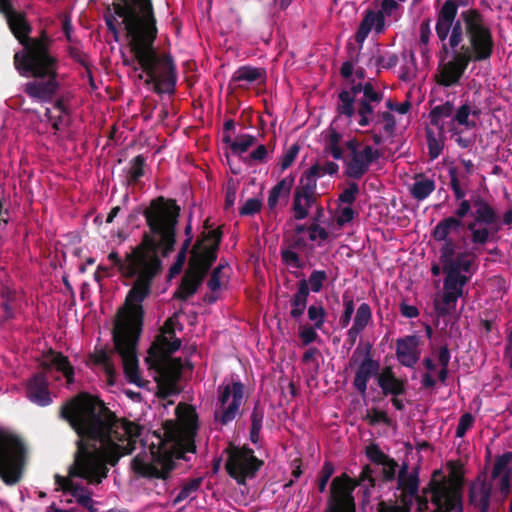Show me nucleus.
Listing matches in <instances>:
<instances>
[{"label": "nucleus", "instance_id": "f257e3e1", "mask_svg": "<svg viewBox=\"0 0 512 512\" xmlns=\"http://www.w3.org/2000/svg\"><path fill=\"white\" fill-rule=\"evenodd\" d=\"M181 208L173 198L158 196L143 210L148 232L140 243L122 259L112 251L108 259L123 277L135 278L123 305L118 309L112 328V341L122 356L126 372L135 376L136 347L143 331L145 311L143 302L150 296L154 279L163 271L162 257H168L176 245V232Z\"/></svg>", "mask_w": 512, "mask_h": 512}, {"label": "nucleus", "instance_id": "f03ea898", "mask_svg": "<svg viewBox=\"0 0 512 512\" xmlns=\"http://www.w3.org/2000/svg\"><path fill=\"white\" fill-rule=\"evenodd\" d=\"M60 417L66 420L78 435L76 451L68 475L55 474L59 489L76 499L92 492L74 478L90 485H98L107 478L109 466H116L125 455L136 450L143 426L126 418H119L98 397L81 393L65 403Z\"/></svg>", "mask_w": 512, "mask_h": 512}, {"label": "nucleus", "instance_id": "7ed1b4c3", "mask_svg": "<svg viewBox=\"0 0 512 512\" xmlns=\"http://www.w3.org/2000/svg\"><path fill=\"white\" fill-rule=\"evenodd\" d=\"M471 0H446L436 14L435 32L442 43L441 52L450 53L447 62L439 63L436 82L443 87L458 85L471 62H485L494 52L491 28L481 12L469 8L460 13L459 7Z\"/></svg>", "mask_w": 512, "mask_h": 512}, {"label": "nucleus", "instance_id": "20e7f679", "mask_svg": "<svg viewBox=\"0 0 512 512\" xmlns=\"http://www.w3.org/2000/svg\"><path fill=\"white\" fill-rule=\"evenodd\" d=\"M4 18L23 47L13 56L14 67L21 76L32 78L23 84V92L34 101L52 102L61 87L58 80L60 61L52 50L53 39L45 29L38 36L30 37L32 26L24 11L15 10Z\"/></svg>", "mask_w": 512, "mask_h": 512}, {"label": "nucleus", "instance_id": "39448f33", "mask_svg": "<svg viewBox=\"0 0 512 512\" xmlns=\"http://www.w3.org/2000/svg\"><path fill=\"white\" fill-rule=\"evenodd\" d=\"M177 423H171L166 427L167 437L175 443V451L171 452L153 445L150 448L149 460L141 454H137L131 460L132 471L140 478L147 480L167 481L172 471L176 468L174 457L186 459L185 453L196 451L195 437L198 429V415L193 406L179 403L175 408Z\"/></svg>", "mask_w": 512, "mask_h": 512}, {"label": "nucleus", "instance_id": "423d86ee", "mask_svg": "<svg viewBox=\"0 0 512 512\" xmlns=\"http://www.w3.org/2000/svg\"><path fill=\"white\" fill-rule=\"evenodd\" d=\"M30 450L23 437L0 425V480L12 487L19 484L29 463Z\"/></svg>", "mask_w": 512, "mask_h": 512}, {"label": "nucleus", "instance_id": "0eeeda50", "mask_svg": "<svg viewBox=\"0 0 512 512\" xmlns=\"http://www.w3.org/2000/svg\"><path fill=\"white\" fill-rule=\"evenodd\" d=\"M41 371L33 374L26 384V397L34 404L45 407L52 403L49 390L48 373L55 368L61 372L68 383L74 380V368L67 356L50 348L39 358Z\"/></svg>", "mask_w": 512, "mask_h": 512}, {"label": "nucleus", "instance_id": "6e6552de", "mask_svg": "<svg viewBox=\"0 0 512 512\" xmlns=\"http://www.w3.org/2000/svg\"><path fill=\"white\" fill-rule=\"evenodd\" d=\"M374 470L366 464L356 479L342 473L333 478L330 484V494L324 512H356V503L353 492L356 487H363V497L369 500L372 489L376 487L373 477Z\"/></svg>", "mask_w": 512, "mask_h": 512}, {"label": "nucleus", "instance_id": "1a4fd4ad", "mask_svg": "<svg viewBox=\"0 0 512 512\" xmlns=\"http://www.w3.org/2000/svg\"><path fill=\"white\" fill-rule=\"evenodd\" d=\"M129 39H157L158 27L152 0H113Z\"/></svg>", "mask_w": 512, "mask_h": 512}, {"label": "nucleus", "instance_id": "9d476101", "mask_svg": "<svg viewBox=\"0 0 512 512\" xmlns=\"http://www.w3.org/2000/svg\"><path fill=\"white\" fill-rule=\"evenodd\" d=\"M465 230L470 232L472 248L479 252V247L492 241L501 230V219L496 208L486 199L475 203L472 219L466 221Z\"/></svg>", "mask_w": 512, "mask_h": 512}, {"label": "nucleus", "instance_id": "9b49d317", "mask_svg": "<svg viewBox=\"0 0 512 512\" xmlns=\"http://www.w3.org/2000/svg\"><path fill=\"white\" fill-rule=\"evenodd\" d=\"M224 453L227 455L226 472L239 485H246L248 479L255 478L264 465V461L257 458L254 450L246 445L240 447L230 442Z\"/></svg>", "mask_w": 512, "mask_h": 512}, {"label": "nucleus", "instance_id": "f8f14e48", "mask_svg": "<svg viewBox=\"0 0 512 512\" xmlns=\"http://www.w3.org/2000/svg\"><path fill=\"white\" fill-rule=\"evenodd\" d=\"M448 466L451 469L453 481L431 483V501L437 507L432 512H463L462 474L456 469L454 463L450 462Z\"/></svg>", "mask_w": 512, "mask_h": 512}, {"label": "nucleus", "instance_id": "ddd939ff", "mask_svg": "<svg viewBox=\"0 0 512 512\" xmlns=\"http://www.w3.org/2000/svg\"><path fill=\"white\" fill-rule=\"evenodd\" d=\"M373 346L370 342H360L353 351L349 366H357L353 380V386L362 396L366 395L367 385L371 378L378 379L381 374V365L378 360L373 359Z\"/></svg>", "mask_w": 512, "mask_h": 512}, {"label": "nucleus", "instance_id": "4468645a", "mask_svg": "<svg viewBox=\"0 0 512 512\" xmlns=\"http://www.w3.org/2000/svg\"><path fill=\"white\" fill-rule=\"evenodd\" d=\"M218 391L220 408L215 412V419L222 425H227L237 416L244 396V385L236 381L231 386L229 384L219 386Z\"/></svg>", "mask_w": 512, "mask_h": 512}, {"label": "nucleus", "instance_id": "2eb2a0df", "mask_svg": "<svg viewBox=\"0 0 512 512\" xmlns=\"http://www.w3.org/2000/svg\"><path fill=\"white\" fill-rule=\"evenodd\" d=\"M316 187L317 179L304 172L293 197V211L296 220H303L308 216V208L316 202Z\"/></svg>", "mask_w": 512, "mask_h": 512}, {"label": "nucleus", "instance_id": "dca6fc26", "mask_svg": "<svg viewBox=\"0 0 512 512\" xmlns=\"http://www.w3.org/2000/svg\"><path fill=\"white\" fill-rule=\"evenodd\" d=\"M381 157L379 150L370 145H365L361 151L349 155L344 160V174L351 179H361L370 168V165Z\"/></svg>", "mask_w": 512, "mask_h": 512}, {"label": "nucleus", "instance_id": "f3484780", "mask_svg": "<svg viewBox=\"0 0 512 512\" xmlns=\"http://www.w3.org/2000/svg\"><path fill=\"white\" fill-rule=\"evenodd\" d=\"M450 187L453 191L454 198L458 202L456 209L452 215L458 217L459 220L464 221L469 215L472 217V212L475 210V203L479 199H484L480 195L472 196L471 199H466V190L462 187L459 179L457 168H449Z\"/></svg>", "mask_w": 512, "mask_h": 512}, {"label": "nucleus", "instance_id": "a211bd4d", "mask_svg": "<svg viewBox=\"0 0 512 512\" xmlns=\"http://www.w3.org/2000/svg\"><path fill=\"white\" fill-rule=\"evenodd\" d=\"M217 253L218 251L215 250V247H207V245L202 244V241H196L191 251L189 268L187 270L204 280L217 259Z\"/></svg>", "mask_w": 512, "mask_h": 512}, {"label": "nucleus", "instance_id": "6ab92c4d", "mask_svg": "<svg viewBox=\"0 0 512 512\" xmlns=\"http://www.w3.org/2000/svg\"><path fill=\"white\" fill-rule=\"evenodd\" d=\"M113 345L115 346L114 343H113ZM138 345H139V343L137 344V347H136V359H138V354H137V352H138ZM114 352L117 353L120 357H122L116 351L115 347L111 351H107L106 349H96L94 351V353L90 355V360L93 362V364L100 365V366L103 367V369L105 371V374L107 375L108 380H109V382L111 384L113 383L112 379L115 377V373H116L115 366H114V363H113V360H112V354ZM121 360H122L123 370H124V374L126 376L127 381L130 382V383L139 385V381H140L139 360H137V370L135 372V376H133V375L130 376V375L127 374L123 358H121Z\"/></svg>", "mask_w": 512, "mask_h": 512}, {"label": "nucleus", "instance_id": "aec40b11", "mask_svg": "<svg viewBox=\"0 0 512 512\" xmlns=\"http://www.w3.org/2000/svg\"><path fill=\"white\" fill-rule=\"evenodd\" d=\"M481 115V109L472 104L470 101H464L459 107H454V115L452 120H449L447 123V129L453 135H458L460 131L457 129L456 125L463 126L466 129H474L477 126L475 119H470V116L473 118H479Z\"/></svg>", "mask_w": 512, "mask_h": 512}, {"label": "nucleus", "instance_id": "412c9836", "mask_svg": "<svg viewBox=\"0 0 512 512\" xmlns=\"http://www.w3.org/2000/svg\"><path fill=\"white\" fill-rule=\"evenodd\" d=\"M419 338L416 335H407L396 341V356L401 365L405 367H414L420 356L418 350Z\"/></svg>", "mask_w": 512, "mask_h": 512}, {"label": "nucleus", "instance_id": "4be33fe9", "mask_svg": "<svg viewBox=\"0 0 512 512\" xmlns=\"http://www.w3.org/2000/svg\"><path fill=\"white\" fill-rule=\"evenodd\" d=\"M384 396H403L407 391V380L396 376L391 366H385L377 379Z\"/></svg>", "mask_w": 512, "mask_h": 512}, {"label": "nucleus", "instance_id": "5701e85b", "mask_svg": "<svg viewBox=\"0 0 512 512\" xmlns=\"http://www.w3.org/2000/svg\"><path fill=\"white\" fill-rule=\"evenodd\" d=\"M266 70L251 65L240 66L231 76L229 86L235 85L241 89H247L253 83H264Z\"/></svg>", "mask_w": 512, "mask_h": 512}, {"label": "nucleus", "instance_id": "b1692460", "mask_svg": "<svg viewBox=\"0 0 512 512\" xmlns=\"http://www.w3.org/2000/svg\"><path fill=\"white\" fill-rule=\"evenodd\" d=\"M363 90V83H355L352 80V85L349 89H343L338 94V104L336 111L339 115H343L349 119L355 116L357 102V95Z\"/></svg>", "mask_w": 512, "mask_h": 512}, {"label": "nucleus", "instance_id": "393cba45", "mask_svg": "<svg viewBox=\"0 0 512 512\" xmlns=\"http://www.w3.org/2000/svg\"><path fill=\"white\" fill-rule=\"evenodd\" d=\"M180 347L181 340L179 338L174 336L169 340L168 336L157 335L148 350L149 357L146 360L148 361L150 358H153L155 361H158L164 356L178 351Z\"/></svg>", "mask_w": 512, "mask_h": 512}, {"label": "nucleus", "instance_id": "a878e982", "mask_svg": "<svg viewBox=\"0 0 512 512\" xmlns=\"http://www.w3.org/2000/svg\"><path fill=\"white\" fill-rule=\"evenodd\" d=\"M465 221H461L458 217L454 215H450L441 219L436 226L433 228L431 232L432 238L437 242H442V240L452 239L450 234L457 233L460 230H465Z\"/></svg>", "mask_w": 512, "mask_h": 512}, {"label": "nucleus", "instance_id": "bb28decb", "mask_svg": "<svg viewBox=\"0 0 512 512\" xmlns=\"http://www.w3.org/2000/svg\"><path fill=\"white\" fill-rule=\"evenodd\" d=\"M454 115V103L452 101H446L442 104L434 106L429 112L430 125L434 126L439 130V134L442 135L447 128V123L452 120Z\"/></svg>", "mask_w": 512, "mask_h": 512}, {"label": "nucleus", "instance_id": "cd10ccee", "mask_svg": "<svg viewBox=\"0 0 512 512\" xmlns=\"http://www.w3.org/2000/svg\"><path fill=\"white\" fill-rule=\"evenodd\" d=\"M182 371L181 359H172L163 364L161 376L166 386L165 396L177 393V383L180 380Z\"/></svg>", "mask_w": 512, "mask_h": 512}, {"label": "nucleus", "instance_id": "c85d7f7f", "mask_svg": "<svg viewBox=\"0 0 512 512\" xmlns=\"http://www.w3.org/2000/svg\"><path fill=\"white\" fill-rule=\"evenodd\" d=\"M442 270L445 274L443 289L453 292L459 296H463L464 288L470 281V277L463 273H458L453 268H443Z\"/></svg>", "mask_w": 512, "mask_h": 512}, {"label": "nucleus", "instance_id": "c756f323", "mask_svg": "<svg viewBox=\"0 0 512 512\" xmlns=\"http://www.w3.org/2000/svg\"><path fill=\"white\" fill-rule=\"evenodd\" d=\"M295 177L294 175L290 174L280 180L275 186L272 187V189L269 192L267 204L270 210H273L276 208L279 200L281 198L288 199L291 193V189L294 185Z\"/></svg>", "mask_w": 512, "mask_h": 512}, {"label": "nucleus", "instance_id": "7c9ffc66", "mask_svg": "<svg viewBox=\"0 0 512 512\" xmlns=\"http://www.w3.org/2000/svg\"><path fill=\"white\" fill-rule=\"evenodd\" d=\"M297 285V291L290 299V316L293 319H299L303 315L309 297V288L307 287L306 279H301Z\"/></svg>", "mask_w": 512, "mask_h": 512}, {"label": "nucleus", "instance_id": "2f4dec72", "mask_svg": "<svg viewBox=\"0 0 512 512\" xmlns=\"http://www.w3.org/2000/svg\"><path fill=\"white\" fill-rule=\"evenodd\" d=\"M202 282L203 279H200L197 277V275L187 270L181 280L179 287L174 292V298L181 301L188 300L197 292Z\"/></svg>", "mask_w": 512, "mask_h": 512}, {"label": "nucleus", "instance_id": "473e14b6", "mask_svg": "<svg viewBox=\"0 0 512 512\" xmlns=\"http://www.w3.org/2000/svg\"><path fill=\"white\" fill-rule=\"evenodd\" d=\"M398 55L391 52H383L380 45L377 44L367 62L368 67H376L379 75L381 69H391L398 64Z\"/></svg>", "mask_w": 512, "mask_h": 512}, {"label": "nucleus", "instance_id": "72a5a7b5", "mask_svg": "<svg viewBox=\"0 0 512 512\" xmlns=\"http://www.w3.org/2000/svg\"><path fill=\"white\" fill-rule=\"evenodd\" d=\"M491 497V487L485 482L472 486L469 490V502L479 508V512H488Z\"/></svg>", "mask_w": 512, "mask_h": 512}, {"label": "nucleus", "instance_id": "f704fd0d", "mask_svg": "<svg viewBox=\"0 0 512 512\" xmlns=\"http://www.w3.org/2000/svg\"><path fill=\"white\" fill-rule=\"evenodd\" d=\"M477 252L473 248L458 253L456 256V259L452 262V266H449L448 268H453L458 273H470L474 274L476 271V268H473V266H476V259H477Z\"/></svg>", "mask_w": 512, "mask_h": 512}, {"label": "nucleus", "instance_id": "c9c22d12", "mask_svg": "<svg viewBox=\"0 0 512 512\" xmlns=\"http://www.w3.org/2000/svg\"><path fill=\"white\" fill-rule=\"evenodd\" d=\"M397 489L402 491V502L408 503L406 496L410 498L418 496L419 492V476L418 468H414L408 476L397 479Z\"/></svg>", "mask_w": 512, "mask_h": 512}, {"label": "nucleus", "instance_id": "e433bc0d", "mask_svg": "<svg viewBox=\"0 0 512 512\" xmlns=\"http://www.w3.org/2000/svg\"><path fill=\"white\" fill-rule=\"evenodd\" d=\"M146 157L139 154L129 161L126 171V184L128 186L137 185L140 179L145 175Z\"/></svg>", "mask_w": 512, "mask_h": 512}, {"label": "nucleus", "instance_id": "4c0bfd02", "mask_svg": "<svg viewBox=\"0 0 512 512\" xmlns=\"http://www.w3.org/2000/svg\"><path fill=\"white\" fill-rule=\"evenodd\" d=\"M435 190V181L425 178L419 174L415 178V182L410 188V193L414 199L422 201L426 199Z\"/></svg>", "mask_w": 512, "mask_h": 512}, {"label": "nucleus", "instance_id": "58836bf2", "mask_svg": "<svg viewBox=\"0 0 512 512\" xmlns=\"http://www.w3.org/2000/svg\"><path fill=\"white\" fill-rule=\"evenodd\" d=\"M204 478L202 476L191 478L188 481L184 482L181 490L177 494V496L173 500V505L176 506L182 501L190 498L194 499L196 497L197 491L200 489Z\"/></svg>", "mask_w": 512, "mask_h": 512}, {"label": "nucleus", "instance_id": "ea45409f", "mask_svg": "<svg viewBox=\"0 0 512 512\" xmlns=\"http://www.w3.org/2000/svg\"><path fill=\"white\" fill-rule=\"evenodd\" d=\"M460 297L453 292L444 290L442 299L440 301L436 300L434 303L437 316L445 317L450 315L455 310L457 300Z\"/></svg>", "mask_w": 512, "mask_h": 512}, {"label": "nucleus", "instance_id": "a19ab883", "mask_svg": "<svg viewBox=\"0 0 512 512\" xmlns=\"http://www.w3.org/2000/svg\"><path fill=\"white\" fill-rule=\"evenodd\" d=\"M356 103L357 108L355 115L358 116V125L366 127L374 122L375 107L377 105L359 99Z\"/></svg>", "mask_w": 512, "mask_h": 512}, {"label": "nucleus", "instance_id": "79ce46f5", "mask_svg": "<svg viewBox=\"0 0 512 512\" xmlns=\"http://www.w3.org/2000/svg\"><path fill=\"white\" fill-rule=\"evenodd\" d=\"M443 136L444 134H435L431 128H426L428 154L431 160H435L441 154L444 148Z\"/></svg>", "mask_w": 512, "mask_h": 512}, {"label": "nucleus", "instance_id": "37998d69", "mask_svg": "<svg viewBox=\"0 0 512 512\" xmlns=\"http://www.w3.org/2000/svg\"><path fill=\"white\" fill-rule=\"evenodd\" d=\"M342 135L335 129H331L324 146V152L330 154L335 160L343 159V150L340 147Z\"/></svg>", "mask_w": 512, "mask_h": 512}, {"label": "nucleus", "instance_id": "c03bdc74", "mask_svg": "<svg viewBox=\"0 0 512 512\" xmlns=\"http://www.w3.org/2000/svg\"><path fill=\"white\" fill-rule=\"evenodd\" d=\"M384 15L381 11H374L369 9L366 11L360 25L366 27L368 30H372L375 27L377 33H380L384 29Z\"/></svg>", "mask_w": 512, "mask_h": 512}, {"label": "nucleus", "instance_id": "a18cd8bd", "mask_svg": "<svg viewBox=\"0 0 512 512\" xmlns=\"http://www.w3.org/2000/svg\"><path fill=\"white\" fill-rule=\"evenodd\" d=\"M443 245L439 250V259L443 268L452 266V262L456 259V244L453 239L442 240Z\"/></svg>", "mask_w": 512, "mask_h": 512}, {"label": "nucleus", "instance_id": "49530a36", "mask_svg": "<svg viewBox=\"0 0 512 512\" xmlns=\"http://www.w3.org/2000/svg\"><path fill=\"white\" fill-rule=\"evenodd\" d=\"M369 466L374 470V473H373L374 478H376L375 474L379 473L381 482L387 483V482H391L395 479L396 470L399 465L395 459L391 458L388 461H386L385 463L381 464L380 465L381 468H377V470L375 468H373L371 465H369ZM375 480L377 481V479H375Z\"/></svg>", "mask_w": 512, "mask_h": 512}, {"label": "nucleus", "instance_id": "de8ad7c7", "mask_svg": "<svg viewBox=\"0 0 512 512\" xmlns=\"http://www.w3.org/2000/svg\"><path fill=\"white\" fill-rule=\"evenodd\" d=\"M328 280V275L324 270H313L308 279H306L309 292L319 293L325 282Z\"/></svg>", "mask_w": 512, "mask_h": 512}, {"label": "nucleus", "instance_id": "09e8293b", "mask_svg": "<svg viewBox=\"0 0 512 512\" xmlns=\"http://www.w3.org/2000/svg\"><path fill=\"white\" fill-rule=\"evenodd\" d=\"M372 318V311L367 303H362L356 311L353 327L364 330Z\"/></svg>", "mask_w": 512, "mask_h": 512}, {"label": "nucleus", "instance_id": "8fccbe9b", "mask_svg": "<svg viewBox=\"0 0 512 512\" xmlns=\"http://www.w3.org/2000/svg\"><path fill=\"white\" fill-rule=\"evenodd\" d=\"M381 121L384 122L383 131L388 136H393L396 129V120L394 115L389 111L379 112L374 115V122L371 124H379Z\"/></svg>", "mask_w": 512, "mask_h": 512}, {"label": "nucleus", "instance_id": "3c124183", "mask_svg": "<svg viewBox=\"0 0 512 512\" xmlns=\"http://www.w3.org/2000/svg\"><path fill=\"white\" fill-rule=\"evenodd\" d=\"M370 426H376L379 423H383L387 426H391L392 419L388 416L385 411L378 410L373 407L367 411L364 418Z\"/></svg>", "mask_w": 512, "mask_h": 512}, {"label": "nucleus", "instance_id": "603ef678", "mask_svg": "<svg viewBox=\"0 0 512 512\" xmlns=\"http://www.w3.org/2000/svg\"><path fill=\"white\" fill-rule=\"evenodd\" d=\"M512 461V452H505L497 457L491 472L493 480L503 475L508 470V464Z\"/></svg>", "mask_w": 512, "mask_h": 512}, {"label": "nucleus", "instance_id": "864d4df0", "mask_svg": "<svg viewBox=\"0 0 512 512\" xmlns=\"http://www.w3.org/2000/svg\"><path fill=\"white\" fill-rule=\"evenodd\" d=\"M256 137L250 134L240 135L233 143H231V151L234 154H241L246 152L254 143Z\"/></svg>", "mask_w": 512, "mask_h": 512}, {"label": "nucleus", "instance_id": "5fc2aeb1", "mask_svg": "<svg viewBox=\"0 0 512 512\" xmlns=\"http://www.w3.org/2000/svg\"><path fill=\"white\" fill-rule=\"evenodd\" d=\"M344 311L339 319V324L342 328H345L349 325L352 315L355 310L354 300L351 296H349L346 292L342 296Z\"/></svg>", "mask_w": 512, "mask_h": 512}, {"label": "nucleus", "instance_id": "6e6d98bb", "mask_svg": "<svg viewBox=\"0 0 512 512\" xmlns=\"http://www.w3.org/2000/svg\"><path fill=\"white\" fill-rule=\"evenodd\" d=\"M307 315L310 321L314 324L316 329H321L325 323L326 311L324 307L320 305H310L307 310Z\"/></svg>", "mask_w": 512, "mask_h": 512}, {"label": "nucleus", "instance_id": "4d7b16f0", "mask_svg": "<svg viewBox=\"0 0 512 512\" xmlns=\"http://www.w3.org/2000/svg\"><path fill=\"white\" fill-rule=\"evenodd\" d=\"M365 453L367 458L377 466H380L391 459V457L385 454L377 444L368 445Z\"/></svg>", "mask_w": 512, "mask_h": 512}, {"label": "nucleus", "instance_id": "13d9d810", "mask_svg": "<svg viewBox=\"0 0 512 512\" xmlns=\"http://www.w3.org/2000/svg\"><path fill=\"white\" fill-rule=\"evenodd\" d=\"M281 258L283 263L289 267L296 269H302L304 267V263L300 260V257L295 249L289 247L286 249H281Z\"/></svg>", "mask_w": 512, "mask_h": 512}, {"label": "nucleus", "instance_id": "bf43d9fd", "mask_svg": "<svg viewBox=\"0 0 512 512\" xmlns=\"http://www.w3.org/2000/svg\"><path fill=\"white\" fill-rule=\"evenodd\" d=\"M334 471H335V468L331 462H329V461L324 462V464L319 472V477L317 480V487H318V490L320 493H323L326 490L327 483H328L329 479L331 478V476L333 475Z\"/></svg>", "mask_w": 512, "mask_h": 512}, {"label": "nucleus", "instance_id": "052dcab7", "mask_svg": "<svg viewBox=\"0 0 512 512\" xmlns=\"http://www.w3.org/2000/svg\"><path fill=\"white\" fill-rule=\"evenodd\" d=\"M359 194V186L356 182H350L348 187L343 190V192L339 195L338 201L344 204L352 205L357 195Z\"/></svg>", "mask_w": 512, "mask_h": 512}, {"label": "nucleus", "instance_id": "680f3d73", "mask_svg": "<svg viewBox=\"0 0 512 512\" xmlns=\"http://www.w3.org/2000/svg\"><path fill=\"white\" fill-rule=\"evenodd\" d=\"M474 417L471 413H464L458 422L456 427L455 436L457 438H462L465 436L467 431L473 426Z\"/></svg>", "mask_w": 512, "mask_h": 512}, {"label": "nucleus", "instance_id": "e2e57ef3", "mask_svg": "<svg viewBox=\"0 0 512 512\" xmlns=\"http://www.w3.org/2000/svg\"><path fill=\"white\" fill-rule=\"evenodd\" d=\"M262 208V202L258 198L248 199L239 209L241 216H252L258 213Z\"/></svg>", "mask_w": 512, "mask_h": 512}, {"label": "nucleus", "instance_id": "0e129e2a", "mask_svg": "<svg viewBox=\"0 0 512 512\" xmlns=\"http://www.w3.org/2000/svg\"><path fill=\"white\" fill-rule=\"evenodd\" d=\"M222 231L220 228L211 230L207 233L202 234V238L198 239L197 241H202V244L206 241H212V244L207 245V247H215V250H219V246L222 240Z\"/></svg>", "mask_w": 512, "mask_h": 512}, {"label": "nucleus", "instance_id": "69168bd1", "mask_svg": "<svg viewBox=\"0 0 512 512\" xmlns=\"http://www.w3.org/2000/svg\"><path fill=\"white\" fill-rule=\"evenodd\" d=\"M299 151H300V146H299V144L295 143L284 153V155L281 159V169L282 170H286L292 165V163L295 161Z\"/></svg>", "mask_w": 512, "mask_h": 512}, {"label": "nucleus", "instance_id": "338daca9", "mask_svg": "<svg viewBox=\"0 0 512 512\" xmlns=\"http://www.w3.org/2000/svg\"><path fill=\"white\" fill-rule=\"evenodd\" d=\"M251 427L253 429H262L264 419V409L259 402H256L251 413Z\"/></svg>", "mask_w": 512, "mask_h": 512}, {"label": "nucleus", "instance_id": "774afa93", "mask_svg": "<svg viewBox=\"0 0 512 512\" xmlns=\"http://www.w3.org/2000/svg\"><path fill=\"white\" fill-rule=\"evenodd\" d=\"M360 60V53L355 52V56H351V60L345 61L340 68V75L344 79H350L353 75L354 64Z\"/></svg>", "mask_w": 512, "mask_h": 512}]
</instances>
